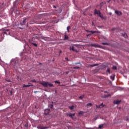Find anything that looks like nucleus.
<instances>
[{
    "label": "nucleus",
    "mask_w": 129,
    "mask_h": 129,
    "mask_svg": "<svg viewBox=\"0 0 129 129\" xmlns=\"http://www.w3.org/2000/svg\"><path fill=\"white\" fill-rule=\"evenodd\" d=\"M94 15H97L102 20H106V17H104L102 15H101L100 11H97L96 9H95Z\"/></svg>",
    "instance_id": "f257e3e1"
},
{
    "label": "nucleus",
    "mask_w": 129,
    "mask_h": 129,
    "mask_svg": "<svg viewBox=\"0 0 129 129\" xmlns=\"http://www.w3.org/2000/svg\"><path fill=\"white\" fill-rule=\"evenodd\" d=\"M40 84H41V85H43L44 87H48V86H49V87H53V86H54L53 84H50L49 83V82L45 81H42L40 83Z\"/></svg>",
    "instance_id": "f03ea898"
},
{
    "label": "nucleus",
    "mask_w": 129,
    "mask_h": 129,
    "mask_svg": "<svg viewBox=\"0 0 129 129\" xmlns=\"http://www.w3.org/2000/svg\"><path fill=\"white\" fill-rule=\"evenodd\" d=\"M29 20H28V18H25L22 22L20 23V25L21 26H25V24L28 22Z\"/></svg>",
    "instance_id": "7ed1b4c3"
},
{
    "label": "nucleus",
    "mask_w": 129,
    "mask_h": 129,
    "mask_svg": "<svg viewBox=\"0 0 129 129\" xmlns=\"http://www.w3.org/2000/svg\"><path fill=\"white\" fill-rule=\"evenodd\" d=\"M92 47H95V48H102V46L98 44H91Z\"/></svg>",
    "instance_id": "20e7f679"
},
{
    "label": "nucleus",
    "mask_w": 129,
    "mask_h": 129,
    "mask_svg": "<svg viewBox=\"0 0 129 129\" xmlns=\"http://www.w3.org/2000/svg\"><path fill=\"white\" fill-rule=\"evenodd\" d=\"M86 32H87L88 33H91V34H95L96 33H99V31H89V30H86Z\"/></svg>",
    "instance_id": "39448f33"
},
{
    "label": "nucleus",
    "mask_w": 129,
    "mask_h": 129,
    "mask_svg": "<svg viewBox=\"0 0 129 129\" xmlns=\"http://www.w3.org/2000/svg\"><path fill=\"white\" fill-rule=\"evenodd\" d=\"M49 112H50V109H46L44 110V114L47 115V114H49Z\"/></svg>",
    "instance_id": "423d86ee"
},
{
    "label": "nucleus",
    "mask_w": 129,
    "mask_h": 129,
    "mask_svg": "<svg viewBox=\"0 0 129 129\" xmlns=\"http://www.w3.org/2000/svg\"><path fill=\"white\" fill-rule=\"evenodd\" d=\"M115 13L116 14V15H117V16H121V15H122L121 12L118 11L117 10L115 11Z\"/></svg>",
    "instance_id": "0eeeda50"
},
{
    "label": "nucleus",
    "mask_w": 129,
    "mask_h": 129,
    "mask_svg": "<svg viewBox=\"0 0 129 129\" xmlns=\"http://www.w3.org/2000/svg\"><path fill=\"white\" fill-rule=\"evenodd\" d=\"M121 101L116 100L114 101V104H119L120 103Z\"/></svg>",
    "instance_id": "6e6552de"
},
{
    "label": "nucleus",
    "mask_w": 129,
    "mask_h": 129,
    "mask_svg": "<svg viewBox=\"0 0 129 129\" xmlns=\"http://www.w3.org/2000/svg\"><path fill=\"white\" fill-rule=\"evenodd\" d=\"M70 50H72L74 52H76L77 53L78 52V51L74 48V46H72V47H70Z\"/></svg>",
    "instance_id": "1a4fd4ad"
},
{
    "label": "nucleus",
    "mask_w": 129,
    "mask_h": 129,
    "mask_svg": "<svg viewBox=\"0 0 129 129\" xmlns=\"http://www.w3.org/2000/svg\"><path fill=\"white\" fill-rule=\"evenodd\" d=\"M37 128H38V129H46V128H47V127H44V126H42L41 125H38L37 126Z\"/></svg>",
    "instance_id": "9d476101"
},
{
    "label": "nucleus",
    "mask_w": 129,
    "mask_h": 129,
    "mask_svg": "<svg viewBox=\"0 0 129 129\" xmlns=\"http://www.w3.org/2000/svg\"><path fill=\"white\" fill-rule=\"evenodd\" d=\"M3 33L4 34H6L7 35H8V34H10V31L9 30H4Z\"/></svg>",
    "instance_id": "9b49d317"
},
{
    "label": "nucleus",
    "mask_w": 129,
    "mask_h": 129,
    "mask_svg": "<svg viewBox=\"0 0 129 129\" xmlns=\"http://www.w3.org/2000/svg\"><path fill=\"white\" fill-rule=\"evenodd\" d=\"M41 39H42L43 40H44L45 41H49V38L48 37H42Z\"/></svg>",
    "instance_id": "f8f14e48"
},
{
    "label": "nucleus",
    "mask_w": 129,
    "mask_h": 129,
    "mask_svg": "<svg viewBox=\"0 0 129 129\" xmlns=\"http://www.w3.org/2000/svg\"><path fill=\"white\" fill-rule=\"evenodd\" d=\"M68 115V116H70V117H72L73 116H74V115H75V114L70 113Z\"/></svg>",
    "instance_id": "ddd939ff"
},
{
    "label": "nucleus",
    "mask_w": 129,
    "mask_h": 129,
    "mask_svg": "<svg viewBox=\"0 0 129 129\" xmlns=\"http://www.w3.org/2000/svg\"><path fill=\"white\" fill-rule=\"evenodd\" d=\"M97 108H101L102 107H103V104L102 103L101 105L99 106H96Z\"/></svg>",
    "instance_id": "4468645a"
},
{
    "label": "nucleus",
    "mask_w": 129,
    "mask_h": 129,
    "mask_svg": "<svg viewBox=\"0 0 129 129\" xmlns=\"http://www.w3.org/2000/svg\"><path fill=\"white\" fill-rule=\"evenodd\" d=\"M122 36H123V37H124V38H125L126 39V38H127V34H126V33L122 34Z\"/></svg>",
    "instance_id": "2eb2a0df"
},
{
    "label": "nucleus",
    "mask_w": 129,
    "mask_h": 129,
    "mask_svg": "<svg viewBox=\"0 0 129 129\" xmlns=\"http://www.w3.org/2000/svg\"><path fill=\"white\" fill-rule=\"evenodd\" d=\"M69 108H70V109H71V110H72V109H73L74 108V106H73V105L70 106H69Z\"/></svg>",
    "instance_id": "dca6fc26"
},
{
    "label": "nucleus",
    "mask_w": 129,
    "mask_h": 129,
    "mask_svg": "<svg viewBox=\"0 0 129 129\" xmlns=\"http://www.w3.org/2000/svg\"><path fill=\"white\" fill-rule=\"evenodd\" d=\"M103 127V124H100L99 125L98 128L101 129V128Z\"/></svg>",
    "instance_id": "f3484780"
},
{
    "label": "nucleus",
    "mask_w": 129,
    "mask_h": 129,
    "mask_svg": "<svg viewBox=\"0 0 129 129\" xmlns=\"http://www.w3.org/2000/svg\"><path fill=\"white\" fill-rule=\"evenodd\" d=\"M23 88H25V87H30V86L29 85H25L24 84L23 86Z\"/></svg>",
    "instance_id": "a211bd4d"
},
{
    "label": "nucleus",
    "mask_w": 129,
    "mask_h": 129,
    "mask_svg": "<svg viewBox=\"0 0 129 129\" xmlns=\"http://www.w3.org/2000/svg\"><path fill=\"white\" fill-rule=\"evenodd\" d=\"M102 45H106L107 46H108V45H109V44L108 43L102 42Z\"/></svg>",
    "instance_id": "6ab92c4d"
},
{
    "label": "nucleus",
    "mask_w": 129,
    "mask_h": 129,
    "mask_svg": "<svg viewBox=\"0 0 129 129\" xmlns=\"http://www.w3.org/2000/svg\"><path fill=\"white\" fill-rule=\"evenodd\" d=\"M110 94H108L107 95H105V96H104L103 97L104 98H106V97H108V96H110Z\"/></svg>",
    "instance_id": "aec40b11"
},
{
    "label": "nucleus",
    "mask_w": 129,
    "mask_h": 129,
    "mask_svg": "<svg viewBox=\"0 0 129 129\" xmlns=\"http://www.w3.org/2000/svg\"><path fill=\"white\" fill-rule=\"evenodd\" d=\"M112 69H113V70H116V69H117V68L116 67V66H113L112 67Z\"/></svg>",
    "instance_id": "412c9836"
},
{
    "label": "nucleus",
    "mask_w": 129,
    "mask_h": 129,
    "mask_svg": "<svg viewBox=\"0 0 129 129\" xmlns=\"http://www.w3.org/2000/svg\"><path fill=\"white\" fill-rule=\"evenodd\" d=\"M110 78L112 80H114V76H111Z\"/></svg>",
    "instance_id": "4be33fe9"
},
{
    "label": "nucleus",
    "mask_w": 129,
    "mask_h": 129,
    "mask_svg": "<svg viewBox=\"0 0 129 129\" xmlns=\"http://www.w3.org/2000/svg\"><path fill=\"white\" fill-rule=\"evenodd\" d=\"M69 38L68 36L66 35H64V40H67Z\"/></svg>",
    "instance_id": "5701e85b"
},
{
    "label": "nucleus",
    "mask_w": 129,
    "mask_h": 129,
    "mask_svg": "<svg viewBox=\"0 0 129 129\" xmlns=\"http://www.w3.org/2000/svg\"><path fill=\"white\" fill-rule=\"evenodd\" d=\"M84 97V95H83L79 97L80 99H82Z\"/></svg>",
    "instance_id": "b1692460"
},
{
    "label": "nucleus",
    "mask_w": 129,
    "mask_h": 129,
    "mask_svg": "<svg viewBox=\"0 0 129 129\" xmlns=\"http://www.w3.org/2000/svg\"><path fill=\"white\" fill-rule=\"evenodd\" d=\"M91 105H92V104H91V103H89L87 104V106H91Z\"/></svg>",
    "instance_id": "393cba45"
},
{
    "label": "nucleus",
    "mask_w": 129,
    "mask_h": 129,
    "mask_svg": "<svg viewBox=\"0 0 129 129\" xmlns=\"http://www.w3.org/2000/svg\"><path fill=\"white\" fill-rule=\"evenodd\" d=\"M107 72H108V73H109V74H110V69H108L107 70Z\"/></svg>",
    "instance_id": "a878e982"
},
{
    "label": "nucleus",
    "mask_w": 129,
    "mask_h": 129,
    "mask_svg": "<svg viewBox=\"0 0 129 129\" xmlns=\"http://www.w3.org/2000/svg\"><path fill=\"white\" fill-rule=\"evenodd\" d=\"M67 30L68 32H69V30H70V26H68L67 28Z\"/></svg>",
    "instance_id": "bb28decb"
},
{
    "label": "nucleus",
    "mask_w": 129,
    "mask_h": 129,
    "mask_svg": "<svg viewBox=\"0 0 129 129\" xmlns=\"http://www.w3.org/2000/svg\"><path fill=\"white\" fill-rule=\"evenodd\" d=\"M54 82H55V83H56L57 84H60V82H59L58 81H55Z\"/></svg>",
    "instance_id": "cd10ccee"
},
{
    "label": "nucleus",
    "mask_w": 129,
    "mask_h": 129,
    "mask_svg": "<svg viewBox=\"0 0 129 129\" xmlns=\"http://www.w3.org/2000/svg\"><path fill=\"white\" fill-rule=\"evenodd\" d=\"M28 85L29 86V87H30V86H33V84H32V83H28Z\"/></svg>",
    "instance_id": "c85d7f7f"
},
{
    "label": "nucleus",
    "mask_w": 129,
    "mask_h": 129,
    "mask_svg": "<svg viewBox=\"0 0 129 129\" xmlns=\"http://www.w3.org/2000/svg\"><path fill=\"white\" fill-rule=\"evenodd\" d=\"M95 66H97V64H93V65H91V67H94Z\"/></svg>",
    "instance_id": "c756f323"
},
{
    "label": "nucleus",
    "mask_w": 129,
    "mask_h": 129,
    "mask_svg": "<svg viewBox=\"0 0 129 129\" xmlns=\"http://www.w3.org/2000/svg\"><path fill=\"white\" fill-rule=\"evenodd\" d=\"M32 45H33V46H35V47H37V45L36 43H32Z\"/></svg>",
    "instance_id": "7c9ffc66"
},
{
    "label": "nucleus",
    "mask_w": 129,
    "mask_h": 129,
    "mask_svg": "<svg viewBox=\"0 0 129 129\" xmlns=\"http://www.w3.org/2000/svg\"><path fill=\"white\" fill-rule=\"evenodd\" d=\"M74 69H79V67H74Z\"/></svg>",
    "instance_id": "2f4dec72"
},
{
    "label": "nucleus",
    "mask_w": 129,
    "mask_h": 129,
    "mask_svg": "<svg viewBox=\"0 0 129 129\" xmlns=\"http://www.w3.org/2000/svg\"><path fill=\"white\" fill-rule=\"evenodd\" d=\"M53 107H54V106H53V104H51V105H50V108H53Z\"/></svg>",
    "instance_id": "473e14b6"
},
{
    "label": "nucleus",
    "mask_w": 129,
    "mask_h": 129,
    "mask_svg": "<svg viewBox=\"0 0 129 129\" xmlns=\"http://www.w3.org/2000/svg\"><path fill=\"white\" fill-rule=\"evenodd\" d=\"M0 39H3V35L0 34Z\"/></svg>",
    "instance_id": "72a5a7b5"
},
{
    "label": "nucleus",
    "mask_w": 129,
    "mask_h": 129,
    "mask_svg": "<svg viewBox=\"0 0 129 129\" xmlns=\"http://www.w3.org/2000/svg\"><path fill=\"white\" fill-rule=\"evenodd\" d=\"M82 113H83V112L82 111H80L79 112V114H82Z\"/></svg>",
    "instance_id": "f704fd0d"
},
{
    "label": "nucleus",
    "mask_w": 129,
    "mask_h": 129,
    "mask_svg": "<svg viewBox=\"0 0 129 129\" xmlns=\"http://www.w3.org/2000/svg\"><path fill=\"white\" fill-rule=\"evenodd\" d=\"M91 35H92V34H89L87 35V37H88L89 36H91Z\"/></svg>",
    "instance_id": "c9c22d12"
},
{
    "label": "nucleus",
    "mask_w": 129,
    "mask_h": 129,
    "mask_svg": "<svg viewBox=\"0 0 129 129\" xmlns=\"http://www.w3.org/2000/svg\"><path fill=\"white\" fill-rule=\"evenodd\" d=\"M31 82H36V80H33L31 81Z\"/></svg>",
    "instance_id": "e433bc0d"
},
{
    "label": "nucleus",
    "mask_w": 129,
    "mask_h": 129,
    "mask_svg": "<svg viewBox=\"0 0 129 129\" xmlns=\"http://www.w3.org/2000/svg\"><path fill=\"white\" fill-rule=\"evenodd\" d=\"M115 29V28H112V31H114Z\"/></svg>",
    "instance_id": "4c0bfd02"
},
{
    "label": "nucleus",
    "mask_w": 129,
    "mask_h": 129,
    "mask_svg": "<svg viewBox=\"0 0 129 129\" xmlns=\"http://www.w3.org/2000/svg\"><path fill=\"white\" fill-rule=\"evenodd\" d=\"M66 60H67V61H68V58L66 57Z\"/></svg>",
    "instance_id": "58836bf2"
},
{
    "label": "nucleus",
    "mask_w": 129,
    "mask_h": 129,
    "mask_svg": "<svg viewBox=\"0 0 129 129\" xmlns=\"http://www.w3.org/2000/svg\"><path fill=\"white\" fill-rule=\"evenodd\" d=\"M111 1H114V0H109L108 3H109V2H111Z\"/></svg>",
    "instance_id": "ea45409f"
},
{
    "label": "nucleus",
    "mask_w": 129,
    "mask_h": 129,
    "mask_svg": "<svg viewBox=\"0 0 129 129\" xmlns=\"http://www.w3.org/2000/svg\"><path fill=\"white\" fill-rule=\"evenodd\" d=\"M59 53H62V51H59Z\"/></svg>",
    "instance_id": "a19ab883"
},
{
    "label": "nucleus",
    "mask_w": 129,
    "mask_h": 129,
    "mask_svg": "<svg viewBox=\"0 0 129 129\" xmlns=\"http://www.w3.org/2000/svg\"><path fill=\"white\" fill-rule=\"evenodd\" d=\"M97 119V118H95V120H96Z\"/></svg>",
    "instance_id": "79ce46f5"
},
{
    "label": "nucleus",
    "mask_w": 129,
    "mask_h": 129,
    "mask_svg": "<svg viewBox=\"0 0 129 129\" xmlns=\"http://www.w3.org/2000/svg\"><path fill=\"white\" fill-rule=\"evenodd\" d=\"M17 12H19V11H16V13H17Z\"/></svg>",
    "instance_id": "37998d69"
},
{
    "label": "nucleus",
    "mask_w": 129,
    "mask_h": 129,
    "mask_svg": "<svg viewBox=\"0 0 129 129\" xmlns=\"http://www.w3.org/2000/svg\"><path fill=\"white\" fill-rule=\"evenodd\" d=\"M54 8H56V7L54 6Z\"/></svg>",
    "instance_id": "c03bdc74"
},
{
    "label": "nucleus",
    "mask_w": 129,
    "mask_h": 129,
    "mask_svg": "<svg viewBox=\"0 0 129 129\" xmlns=\"http://www.w3.org/2000/svg\"><path fill=\"white\" fill-rule=\"evenodd\" d=\"M8 82H10V81H8Z\"/></svg>",
    "instance_id": "a18cd8bd"
}]
</instances>
